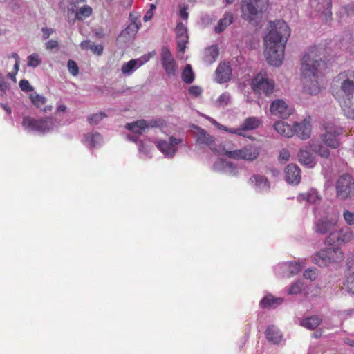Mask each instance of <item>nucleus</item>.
<instances>
[{
  "label": "nucleus",
  "mask_w": 354,
  "mask_h": 354,
  "mask_svg": "<svg viewBox=\"0 0 354 354\" xmlns=\"http://www.w3.org/2000/svg\"><path fill=\"white\" fill-rule=\"evenodd\" d=\"M189 93L193 97H198L202 93V88L198 86H192L189 88Z\"/></svg>",
  "instance_id": "6e6d98bb"
},
{
  "label": "nucleus",
  "mask_w": 354,
  "mask_h": 354,
  "mask_svg": "<svg viewBox=\"0 0 354 354\" xmlns=\"http://www.w3.org/2000/svg\"><path fill=\"white\" fill-rule=\"evenodd\" d=\"M283 299L280 297H274L272 295H269L266 296L260 302L262 308L272 307L275 308L281 304Z\"/></svg>",
  "instance_id": "58836bf2"
},
{
  "label": "nucleus",
  "mask_w": 354,
  "mask_h": 354,
  "mask_svg": "<svg viewBox=\"0 0 354 354\" xmlns=\"http://www.w3.org/2000/svg\"><path fill=\"white\" fill-rule=\"evenodd\" d=\"M303 266L297 262H287L279 266V269L283 271V276L290 277L299 273Z\"/></svg>",
  "instance_id": "b1692460"
},
{
  "label": "nucleus",
  "mask_w": 354,
  "mask_h": 354,
  "mask_svg": "<svg viewBox=\"0 0 354 354\" xmlns=\"http://www.w3.org/2000/svg\"><path fill=\"white\" fill-rule=\"evenodd\" d=\"M310 118H306L300 122H293V129L295 134L301 140H306L310 138L312 127Z\"/></svg>",
  "instance_id": "f3484780"
},
{
  "label": "nucleus",
  "mask_w": 354,
  "mask_h": 354,
  "mask_svg": "<svg viewBox=\"0 0 354 354\" xmlns=\"http://www.w3.org/2000/svg\"><path fill=\"white\" fill-rule=\"evenodd\" d=\"M299 162L310 168L313 167L316 164L314 156L310 153L306 149L302 148L298 153Z\"/></svg>",
  "instance_id": "a878e982"
},
{
  "label": "nucleus",
  "mask_w": 354,
  "mask_h": 354,
  "mask_svg": "<svg viewBox=\"0 0 354 354\" xmlns=\"http://www.w3.org/2000/svg\"><path fill=\"white\" fill-rule=\"evenodd\" d=\"M214 171L223 172L230 176H236L238 170L236 167L231 162L219 159L213 165Z\"/></svg>",
  "instance_id": "aec40b11"
},
{
  "label": "nucleus",
  "mask_w": 354,
  "mask_h": 354,
  "mask_svg": "<svg viewBox=\"0 0 354 354\" xmlns=\"http://www.w3.org/2000/svg\"><path fill=\"white\" fill-rule=\"evenodd\" d=\"M153 12L151 10H148L143 17V20L145 21H148L153 17Z\"/></svg>",
  "instance_id": "69168bd1"
},
{
  "label": "nucleus",
  "mask_w": 354,
  "mask_h": 354,
  "mask_svg": "<svg viewBox=\"0 0 354 354\" xmlns=\"http://www.w3.org/2000/svg\"><path fill=\"white\" fill-rule=\"evenodd\" d=\"M182 142V139L171 137L169 141L159 140L156 142L157 148L168 158H173L178 150V145Z\"/></svg>",
  "instance_id": "f8f14e48"
},
{
  "label": "nucleus",
  "mask_w": 354,
  "mask_h": 354,
  "mask_svg": "<svg viewBox=\"0 0 354 354\" xmlns=\"http://www.w3.org/2000/svg\"><path fill=\"white\" fill-rule=\"evenodd\" d=\"M325 133L334 135V136H339L343 133V128L339 124L338 122L335 120L328 121L323 125Z\"/></svg>",
  "instance_id": "c85d7f7f"
},
{
  "label": "nucleus",
  "mask_w": 354,
  "mask_h": 354,
  "mask_svg": "<svg viewBox=\"0 0 354 354\" xmlns=\"http://www.w3.org/2000/svg\"><path fill=\"white\" fill-rule=\"evenodd\" d=\"M102 137L98 133H90L84 136V143L89 147H95L100 144Z\"/></svg>",
  "instance_id": "ea45409f"
},
{
  "label": "nucleus",
  "mask_w": 354,
  "mask_h": 354,
  "mask_svg": "<svg viewBox=\"0 0 354 354\" xmlns=\"http://www.w3.org/2000/svg\"><path fill=\"white\" fill-rule=\"evenodd\" d=\"M331 263L340 262L344 257L342 250L337 247H329L324 249Z\"/></svg>",
  "instance_id": "f704fd0d"
},
{
  "label": "nucleus",
  "mask_w": 354,
  "mask_h": 354,
  "mask_svg": "<svg viewBox=\"0 0 354 354\" xmlns=\"http://www.w3.org/2000/svg\"><path fill=\"white\" fill-rule=\"evenodd\" d=\"M106 118V115L104 112L91 114L88 117V122L91 125L99 124L104 118Z\"/></svg>",
  "instance_id": "de8ad7c7"
},
{
  "label": "nucleus",
  "mask_w": 354,
  "mask_h": 354,
  "mask_svg": "<svg viewBox=\"0 0 354 354\" xmlns=\"http://www.w3.org/2000/svg\"><path fill=\"white\" fill-rule=\"evenodd\" d=\"M66 110V106L64 104H59L57 107V112H64Z\"/></svg>",
  "instance_id": "774afa93"
},
{
  "label": "nucleus",
  "mask_w": 354,
  "mask_h": 354,
  "mask_svg": "<svg viewBox=\"0 0 354 354\" xmlns=\"http://www.w3.org/2000/svg\"><path fill=\"white\" fill-rule=\"evenodd\" d=\"M163 123L164 121L161 119H152L147 121V129L149 127H160Z\"/></svg>",
  "instance_id": "864d4df0"
},
{
  "label": "nucleus",
  "mask_w": 354,
  "mask_h": 354,
  "mask_svg": "<svg viewBox=\"0 0 354 354\" xmlns=\"http://www.w3.org/2000/svg\"><path fill=\"white\" fill-rule=\"evenodd\" d=\"M140 24H129L127 27L122 31L120 35V38H124L125 41H129L134 37L138 30L140 28Z\"/></svg>",
  "instance_id": "c9c22d12"
},
{
  "label": "nucleus",
  "mask_w": 354,
  "mask_h": 354,
  "mask_svg": "<svg viewBox=\"0 0 354 354\" xmlns=\"http://www.w3.org/2000/svg\"><path fill=\"white\" fill-rule=\"evenodd\" d=\"M270 111L272 115L285 119L292 113V109L284 100L277 99L271 103Z\"/></svg>",
  "instance_id": "ddd939ff"
},
{
  "label": "nucleus",
  "mask_w": 354,
  "mask_h": 354,
  "mask_svg": "<svg viewBox=\"0 0 354 354\" xmlns=\"http://www.w3.org/2000/svg\"><path fill=\"white\" fill-rule=\"evenodd\" d=\"M310 6L318 12H320L326 21L332 20L331 0H310Z\"/></svg>",
  "instance_id": "2eb2a0df"
},
{
  "label": "nucleus",
  "mask_w": 354,
  "mask_h": 354,
  "mask_svg": "<svg viewBox=\"0 0 354 354\" xmlns=\"http://www.w3.org/2000/svg\"><path fill=\"white\" fill-rule=\"evenodd\" d=\"M316 49L310 50L302 57L301 62V82L303 91L310 95L320 92L319 67L321 58L317 55Z\"/></svg>",
  "instance_id": "7ed1b4c3"
},
{
  "label": "nucleus",
  "mask_w": 354,
  "mask_h": 354,
  "mask_svg": "<svg viewBox=\"0 0 354 354\" xmlns=\"http://www.w3.org/2000/svg\"><path fill=\"white\" fill-rule=\"evenodd\" d=\"M219 50L216 45H212L205 50V62L209 64L216 61L218 56Z\"/></svg>",
  "instance_id": "4c0bfd02"
},
{
  "label": "nucleus",
  "mask_w": 354,
  "mask_h": 354,
  "mask_svg": "<svg viewBox=\"0 0 354 354\" xmlns=\"http://www.w3.org/2000/svg\"><path fill=\"white\" fill-rule=\"evenodd\" d=\"M337 137L330 133H324L321 135L322 142L330 148L337 149L340 146V142Z\"/></svg>",
  "instance_id": "e433bc0d"
},
{
  "label": "nucleus",
  "mask_w": 354,
  "mask_h": 354,
  "mask_svg": "<svg viewBox=\"0 0 354 354\" xmlns=\"http://www.w3.org/2000/svg\"><path fill=\"white\" fill-rule=\"evenodd\" d=\"M331 91L344 115L354 120V71H344L336 75L332 82Z\"/></svg>",
  "instance_id": "f03ea898"
},
{
  "label": "nucleus",
  "mask_w": 354,
  "mask_h": 354,
  "mask_svg": "<svg viewBox=\"0 0 354 354\" xmlns=\"http://www.w3.org/2000/svg\"><path fill=\"white\" fill-rule=\"evenodd\" d=\"M336 196L346 200L354 194V179L348 174L341 176L335 183Z\"/></svg>",
  "instance_id": "1a4fd4ad"
},
{
  "label": "nucleus",
  "mask_w": 354,
  "mask_h": 354,
  "mask_svg": "<svg viewBox=\"0 0 354 354\" xmlns=\"http://www.w3.org/2000/svg\"><path fill=\"white\" fill-rule=\"evenodd\" d=\"M68 72L73 76H76L79 73V67L77 63L73 60H68L67 64Z\"/></svg>",
  "instance_id": "603ef678"
},
{
  "label": "nucleus",
  "mask_w": 354,
  "mask_h": 354,
  "mask_svg": "<svg viewBox=\"0 0 354 354\" xmlns=\"http://www.w3.org/2000/svg\"><path fill=\"white\" fill-rule=\"evenodd\" d=\"M274 129L281 136L286 138H291L295 135L293 124L291 125L284 121H278L274 123Z\"/></svg>",
  "instance_id": "5701e85b"
},
{
  "label": "nucleus",
  "mask_w": 354,
  "mask_h": 354,
  "mask_svg": "<svg viewBox=\"0 0 354 354\" xmlns=\"http://www.w3.org/2000/svg\"><path fill=\"white\" fill-rule=\"evenodd\" d=\"M286 179L290 184H298L301 180V170L295 164H289L285 169Z\"/></svg>",
  "instance_id": "4be33fe9"
},
{
  "label": "nucleus",
  "mask_w": 354,
  "mask_h": 354,
  "mask_svg": "<svg viewBox=\"0 0 354 354\" xmlns=\"http://www.w3.org/2000/svg\"><path fill=\"white\" fill-rule=\"evenodd\" d=\"M139 151L145 154H147L150 150L147 144H145L144 142H141L139 145Z\"/></svg>",
  "instance_id": "0e129e2a"
},
{
  "label": "nucleus",
  "mask_w": 354,
  "mask_h": 354,
  "mask_svg": "<svg viewBox=\"0 0 354 354\" xmlns=\"http://www.w3.org/2000/svg\"><path fill=\"white\" fill-rule=\"evenodd\" d=\"M344 286L348 292L354 295V272L346 275Z\"/></svg>",
  "instance_id": "a18cd8bd"
},
{
  "label": "nucleus",
  "mask_w": 354,
  "mask_h": 354,
  "mask_svg": "<svg viewBox=\"0 0 354 354\" xmlns=\"http://www.w3.org/2000/svg\"><path fill=\"white\" fill-rule=\"evenodd\" d=\"M58 44H59L57 41L51 39L46 43V48L47 50H52L57 48L58 46Z\"/></svg>",
  "instance_id": "680f3d73"
},
{
  "label": "nucleus",
  "mask_w": 354,
  "mask_h": 354,
  "mask_svg": "<svg viewBox=\"0 0 354 354\" xmlns=\"http://www.w3.org/2000/svg\"><path fill=\"white\" fill-rule=\"evenodd\" d=\"M248 183L258 192H266L270 189L268 179L259 174L252 175L249 178Z\"/></svg>",
  "instance_id": "a211bd4d"
},
{
  "label": "nucleus",
  "mask_w": 354,
  "mask_h": 354,
  "mask_svg": "<svg viewBox=\"0 0 354 354\" xmlns=\"http://www.w3.org/2000/svg\"><path fill=\"white\" fill-rule=\"evenodd\" d=\"M274 87L273 80L269 79L265 72H260L252 80V88L258 92H263L266 94L271 93Z\"/></svg>",
  "instance_id": "9d476101"
},
{
  "label": "nucleus",
  "mask_w": 354,
  "mask_h": 354,
  "mask_svg": "<svg viewBox=\"0 0 354 354\" xmlns=\"http://www.w3.org/2000/svg\"><path fill=\"white\" fill-rule=\"evenodd\" d=\"M234 21V15L232 12H225L223 17L218 21L217 25L214 27L216 33H221L223 32L227 27L232 24Z\"/></svg>",
  "instance_id": "bb28decb"
},
{
  "label": "nucleus",
  "mask_w": 354,
  "mask_h": 354,
  "mask_svg": "<svg viewBox=\"0 0 354 354\" xmlns=\"http://www.w3.org/2000/svg\"><path fill=\"white\" fill-rule=\"evenodd\" d=\"M322 319L318 316H310L299 321V324L309 330L315 329L322 322Z\"/></svg>",
  "instance_id": "7c9ffc66"
},
{
  "label": "nucleus",
  "mask_w": 354,
  "mask_h": 354,
  "mask_svg": "<svg viewBox=\"0 0 354 354\" xmlns=\"http://www.w3.org/2000/svg\"><path fill=\"white\" fill-rule=\"evenodd\" d=\"M230 99L231 97L228 93H223L216 99L215 104L218 107L225 106L229 104Z\"/></svg>",
  "instance_id": "09e8293b"
},
{
  "label": "nucleus",
  "mask_w": 354,
  "mask_h": 354,
  "mask_svg": "<svg viewBox=\"0 0 354 354\" xmlns=\"http://www.w3.org/2000/svg\"><path fill=\"white\" fill-rule=\"evenodd\" d=\"M313 259L315 263L321 267H324L331 263L330 257H328L327 253L324 249L321 250L319 252H317L314 256Z\"/></svg>",
  "instance_id": "a19ab883"
},
{
  "label": "nucleus",
  "mask_w": 354,
  "mask_h": 354,
  "mask_svg": "<svg viewBox=\"0 0 354 354\" xmlns=\"http://www.w3.org/2000/svg\"><path fill=\"white\" fill-rule=\"evenodd\" d=\"M160 57L162 66L166 74L169 76H176L178 72V66L171 53L167 47H162Z\"/></svg>",
  "instance_id": "9b49d317"
},
{
  "label": "nucleus",
  "mask_w": 354,
  "mask_h": 354,
  "mask_svg": "<svg viewBox=\"0 0 354 354\" xmlns=\"http://www.w3.org/2000/svg\"><path fill=\"white\" fill-rule=\"evenodd\" d=\"M290 34V28L284 21L270 23L269 31L264 37V55L270 65L278 66L282 63Z\"/></svg>",
  "instance_id": "f257e3e1"
},
{
  "label": "nucleus",
  "mask_w": 354,
  "mask_h": 354,
  "mask_svg": "<svg viewBox=\"0 0 354 354\" xmlns=\"http://www.w3.org/2000/svg\"><path fill=\"white\" fill-rule=\"evenodd\" d=\"M304 277L307 279H310L311 281H313L317 277V273L315 270L309 269L304 272Z\"/></svg>",
  "instance_id": "4d7b16f0"
},
{
  "label": "nucleus",
  "mask_w": 354,
  "mask_h": 354,
  "mask_svg": "<svg viewBox=\"0 0 354 354\" xmlns=\"http://www.w3.org/2000/svg\"><path fill=\"white\" fill-rule=\"evenodd\" d=\"M206 118L218 129L243 137H248L246 134L248 131L257 129L262 124V122L260 118L257 117H248L244 120L238 128L227 129L226 127L220 124L214 119L210 117H207Z\"/></svg>",
  "instance_id": "423d86ee"
},
{
  "label": "nucleus",
  "mask_w": 354,
  "mask_h": 354,
  "mask_svg": "<svg viewBox=\"0 0 354 354\" xmlns=\"http://www.w3.org/2000/svg\"><path fill=\"white\" fill-rule=\"evenodd\" d=\"M187 6H183L180 10V15L184 20H187L188 19L189 14L187 12Z\"/></svg>",
  "instance_id": "e2e57ef3"
},
{
  "label": "nucleus",
  "mask_w": 354,
  "mask_h": 354,
  "mask_svg": "<svg viewBox=\"0 0 354 354\" xmlns=\"http://www.w3.org/2000/svg\"><path fill=\"white\" fill-rule=\"evenodd\" d=\"M20 88L23 91H32L33 87L30 84L29 82L26 80H22L19 82Z\"/></svg>",
  "instance_id": "5fc2aeb1"
},
{
  "label": "nucleus",
  "mask_w": 354,
  "mask_h": 354,
  "mask_svg": "<svg viewBox=\"0 0 354 354\" xmlns=\"http://www.w3.org/2000/svg\"><path fill=\"white\" fill-rule=\"evenodd\" d=\"M354 238L353 232L347 226H344L340 229H337L335 232H333L330 236L331 243L333 244H342L347 243L353 240Z\"/></svg>",
  "instance_id": "dca6fc26"
},
{
  "label": "nucleus",
  "mask_w": 354,
  "mask_h": 354,
  "mask_svg": "<svg viewBox=\"0 0 354 354\" xmlns=\"http://www.w3.org/2000/svg\"><path fill=\"white\" fill-rule=\"evenodd\" d=\"M216 80L219 83L228 81L230 78L231 69L226 63L219 64L216 70Z\"/></svg>",
  "instance_id": "393cba45"
},
{
  "label": "nucleus",
  "mask_w": 354,
  "mask_h": 354,
  "mask_svg": "<svg viewBox=\"0 0 354 354\" xmlns=\"http://www.w3.org/2000/svg\"><path fill=\"white\" fill-rule=\"evenodd\" d=\"M267 339L272 344H279L282 340V335L274 326L268 327L266 331Z\"/></svg>",
  "instance_id": "c756f323"
},
{
  "label": "nucleus",
  "mask_w": 354,
  "mask_h": 354,
  "mask_svg": "<svg viewBox=\"0 0 354 354\" xmlns=\"http://www.w3.org/2000/svg\"><path fill=\"white\" fill-rule=\"evenodd\" d=\"M147 62V59L141 57L139 59H131L122 64L121 71L126 76L131 75L136 70L141 67Z\"/></svg>",
  "instance_id": "412c9836"
},
{
  "label": "nucleus",
  "mask_w": 354,
  "mask_h": 354,
  "mask_svg": "<svg viewBox=\"0 0 354 354\" xmlns=\"http://www.w3.org/2000/svg\"><path fill=\"white\" fill-rule=\"evenodd\" d=\"M342 216L345 222L348 225H354V212L345 209L343 212Z\"/></svg>",
  "instance_id": "3c124183"
},
{
  "label": "nucleus",
  "mask_w": 354,
  "mask_h": 354,
  "mask_svg": "<svg viewBox=\"0 0 354 354\" xmlns=\"http://www.w3.org/2000/svg\"><path fill=\"white\" fill-rule=\"evenodd\" d=\"M126 129L134 133L141 135L147 129V121L145 120H139L126 124Z\"/></svg>",
  "instance_id": "2f4dec72"
},
{
  "label": "nucleus",
  "mask_w": 354,
  "mask_h": 354,
  "mask_svg": "<svg viewBox=\"0 0 354 354\" xmlns=\"http://www.w3.org/2000/svg\"><path fill=\"white\" fill-rule=\"evenodd\" d=\"M190 131L198 145L210 147L214 142V137L197 125L192 124Z\"/></svg>",
  "instance_id": "4468645a"
},
{
  "label": "nucleus",
  "mask_w": 354,
  "mask_h": 354,
  "mask_svg": "<svg viewBox=\"0 0 354 354\" xmlns=\"http://www.w3.org/2000/svg\"><path fill=\"white\" fill-rule=\"evenodd\" d=\"M268 6V0H243L241 17L244 20L254 21L267 10Z\"/></svg>",
  "instance_id": "20e7f679"
},
{
  "label": "nucleus",
  "mask_w": 354,
  "mask_h": 354,
  "mask_svg": "<svg viewBox=\"0 0 354 354\" xmlns=\"http://www.w3.org/2000/svg\"><path fill=\"white\" fill-rule=\"evenodd\" d=\"M41 63V59L37 53H32L27 57V66L36 68Z\"/></svg>",
  "instance_id": "49530a36"
},
{
  "label": "nucleus",
  "mask_w": 354,
  "mask_h": 354,
  "mask_svg": "<svg viewBox=\"0 0 354 354\" xmlns=\"http://www.w3.org/2000/svg\"><path fill=\"white\" fill-rule=\"evenodd\" d=\"M81 47L83 49H88L89 48L92 52L94 53L100 55L102 53L103 51V46L100 44H91L90 41H84L81 43Z\"/></svg>",
  "instance_id": "37998d69"
},
{
  "label": "nucleus",
  "mask_w": 354,
  "mask_h": 354,
  "mask_svg": "<svg viewBox=\"0 0 354 354\" xmlns=\"http://www.w3.org/2000/svg\"><path fill=\"white\" fill-rule=\"evenodd\" d=\"M290 158V152L287 149H282L279 152V160H282L286 162Z\"/></svg>",
  "instance_id": "bf43d9fd"
},
{
  "label": "nucleus",
  "mask_w": 354,
  "mask_h": 354,
  "mask_svg": "<svg viewBox=\"0 0 354 354\" xmlns=\"http://www.w3.org/2000/svg\"><path fill=\"white\" fill-rule=\"evenodd\" d=\"M182 80L187 84H190L194 81V75L190 64H187L183 71Z\"/></svg>",
  "instance_id": "c03bdc74"
},
{
  "label": "nucleus",
  "mask_w": 354,
  "mask_h": 354,
  "mask_svg": "<svg viewBox=\"0 0 354 354\" xmlns=\"http://www.w3.org/2000/svg\"><path fill=\"white\" fill-rule=\"evenodd\" d=\"M129 17H130V19H131V24H133L135 23L140 24L139 21H138V16H136V15H135L133 14H130Z\"/></svg>",
  "instance_id": "338daca9"
},
{
  "label": "nucleus",
  "mask_w": 354,
  "mask_h": 354,
  "mask_svg": "<svg viewBox=\"0 0 354 354\" xmlns=\"http://www.w3.org/2000/svg\"><path fill=\"white\" fill-rule=\"evenodd\" d=\"M308 144L310 148L322 158H328L329 157V150L319 140H311Z\"/></svg>",
  "instance_id": "cd10ccee"
},
{
  "label": "nucleus",
  "mask_w": 354,
  "mask_h": 354,
  "mask_svg": "<svg viewBox=\"0 0 354 354\" xmlns=\"http://www.w3.org/2000/svg\"><path fill=\"white\" fill-rule=\"evenodd\" d=\"M320 200V197L315 189H310L308 192L300 194L297 196V201L299 202L306 201L309 203H316Z\"/></svg>",
  "instance_id": "72a5a7b5"
},
{
  "label": "nucleus",
  "mask_w": 354,
  "mask_h": 354,
  "mask_svg": "<svg viewBox=\"0 0 354 354\" xmlns=\"http://www.w3.org/2000/svg\"><path fill=\"white\" fill-rule=\"evenodd\" d=\"M23 127L28 131H37L40 133H47L56 127V120L53 118H44L35 120L25 117L22 121Z\"/></svg>",
  "instance_id": "0eeeda50"
},
{
  "label": "nucleus",
  "mask_w": 354,
  "mask_h": 354,
  "mask_svg": "<svg viewBox=\"0 0 354 354\" xmlns=\"http://www.w3.org/2000/svg\"><path fill=\"white\" fill-rule=\"evenodd\" d=\"M338 216L336 214L330 215L320 218L315 224V232L320 234H328L326 239L327 243H331L330 236L337 229Z\"/></svg>",
  "instance_id": "6e6552de"
},
{
  "label": "nucleus",
  "mask_w": 354,
  "mask_h": 354,
  "mask_svg": "<svg viewBox=\"0 0 354 354\" xmlns=\"http://www.w3.org/2000/svg\"><path fill=\"white\" fill-rule=\"evenodd\" d=\"M92 8L88 5H84L80 8L76 12V18L79 20L88 17L92 14Z\"/></svg>",
  "instance_id": "79ce46f5"
},
{
  "label": "nucleus",
  "mask_w": 354,
  "mask_h": 354,
  "mask_svg": "<svg viewBox=\"0 0 354 354\" xmlns=\"http://www.w3.org/2000/svg\"><path fill=\"white\" fill-rule=\"evenodd\" d=\"M261 151L260 146L256 144H249L239 149L228 150L223 149V154L231 159L253 162L259 158Z\"/></svg>",
  "instance_id": "39448f33"
},
{
  "label": "nucleus",
  "mask_w": 354,
  "mask_h": 354,
  "mask_svg": "<svg viewBox=\"0 0 354 354\" xmlns=\"http://www.w3.org/2000/svg\"><path fill=\"white\" fill-rule=\"evenodd\" d=\"M304 288V283L301 281L294 283L288 290V293L291 295H297L301 292Z\"/></svg>",
  "instance_id": "8fccbe9b"
},
{
  "label": "nucleus",
  "mask_w": 354,
  "mask_h": 354,
  "mask_svg": "<svg viewBox=\"0 0 354 354\" xmlns=\"http://www.w3.org/2000/svg\"><path fill=\"white\" fill-rule=\"evenodd\" d=\"M29 97L32 103L37 108L42 110L44 112H48L52 110L51 106H46L44 108H42V106L45 104L46 101V98L44 96L40 95L37 93H33L30 95Z\"/></svg>",
  "instance_id": "473e14b6"
},
{
  "label": "nucleus",
  "mask_w": 354,
  "mask_h": 354,
  "mask_svg": "<svg viewBox=\"0 0 354 354\" xmlns=\"http://www.w3.org/2000/svg\"><path fill=\"white\" fill-rule=\"evenodd\" d=\"M176 33L178 49L180 52L184 53L189 37L187 35V29L182 22L178 23L176 28Z\"/></svg>",
  "instance_id": "6ab92c4d"
},
{
  "label": "nucleus",
  "mask_w": 354,
  "mask_h": 354,
  "mask_svg": "<svg viewBox=\"0 0 354 354\" xmlns=\"http://www.w3.org/2000/svg\"><path fill=\"white\" fill-rule=\"evenodd\" d=\"M41 32H42V37L44 39H47L48 38H49L50 35L51 34H53L55 30L53 28H47V27H44L41 28Z\"/></svg>",
  "instance_id": "052dcab7"
},
{
  "label": "nucleus",
  "mask_w": 354,
  "mask_h": 354,
  "mask_svg": "<svg viewBox=\"0 0 354 354\" xmlns=\"http://www.w3.org/2000/svg\"><path fill=\"white\" fill-rule=\"evenodd\" d=\"M9 90V84L4 81V78L0 79V91L1 95L4 96L6 94V91Z\"/></svg>",
  "instance_id": "13d9d810"
}]
</instances>
